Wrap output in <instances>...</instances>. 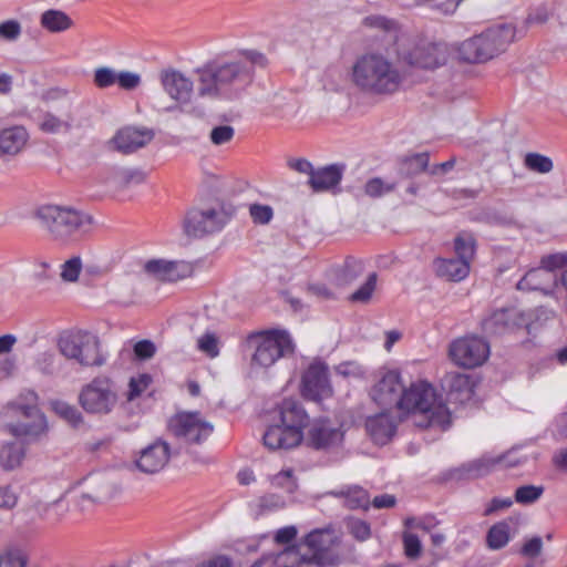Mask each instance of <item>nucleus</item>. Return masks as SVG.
<instances>
[{
    "mask_svg": "<svg viewBox=\"0 0 567 567\" xmlns=\"http://www.w3.org/2000/svg\"><path fill=\"white\" fill-rule=\"evenodd\" d=\"M117 72L112 68L102 66L94 71L93 82L99 89H106L116 83Z\"/></svg>",
    "mask_w": 567,
    "mask_h": 567,
    "instance_id": "603ef678",
    "label": "nucleus"
},
{
    "mask_svg": "<svg viewBox=\"0 0 567 567\" xmlns=\"http://www.w3.org/2000/svg\"><path fill=\"white\" fill-rule=\"evenodd\" d=\"M526 323L517 308H502L483 319L482 329L488 334H503Z\"/></svg>",
    "mask_w": 567,
    "mask_h": 567,
    "instance_id": "412c9836",
    "label": "nucleus"
},
{
    "mask_svg": "<svg viewBox=\"0 0 567 567\" xmlns=\"http://www.w3.org/2000/svg\"><path fill=\"white\" fill-rule=\"evenodd\" d=\"M363 264L354 257H347L343 265L336 271V280L346 286L353 282L363 272Z\"/></svg>",
    "mask_w": 567,
    "mask_h": 567,
    "instance_id": "4c0bfd02",
    "label": "nucleus"
},
{
    "mask_svg": "<svg viewBox=\"0 0 567 567\" xmlns=\"http://www.w3.org/2000/svg\"><path fill=\"white\" fill-rule=\"evenodd\" d=\"M520 522V516L513 515L492 525L486 534L487 547L492 550L504 548L517 534Z\"/></svg>",
    "mask_w": 567,
    "mask_h": 567,
    "instance_id": "393cba45",
    "label": "nucleus"
},
{
    "mask_svg": "<svg viewBox=\"0 0 567 567\" xmlns=\"http://www.w3.org/2000/svg\"><path fill=\"white\" fill-rule=\"evenodd\" d=\"M169 456L171 451L168 443L156 440L141 451L140 456L135 461V465L138 471L145 474H155L167 465Z\"/></svg>",
    "mask_w": 567,
    "mask_h": 567,
    "instance_id": "4be33fe9",
    "label": "nucleus"
},
{
    "mask_svg": "<svg viewBox=\"0 0 567 567\" xmlns=\"http://www.w3.org/2000/svg\"><path fill=\"white\" fill-rule=\"evenodd\" d=\"M307 444L316 450H329L341 444L343 432L327 419L315 420L307 434Z\"/></svg>",
    "mask_w": 567,
    "mask_h": 567,
    "instance_id": "a211bd4d",
    "label": "nucleus"
},
{
    "mask_svg": "<svg viewBox=\"0 0 567 567\" xmlns=\"http://www.w3.org/2000/svg\"><path fill=\"white\" fill-rule=\"evenodd\" d=\"M539 266L548 270L550 274H554V271L558 269H563L557 280L566 291L565 312L567 315V251L543 256L540 258Z\"/></svg>",
    "mask_w": 567,
    "mask_h": 567,
    "instance_id": "f704fd0d",
    "label": "nucleus"
},
{
    "mask_svg": "<svg viewBox=\"0 0 567 567\" xmlns=\"http://www.w3.org/2000/svg\"><path fill=\"white\" fill-rule=\"evenodd\" d=\"M515 38L511 24H499L460 42L456 48L457 60L468 64L485 63L504 52Z\"/></svg>",
    "mask_w": 567,
    "mask_h": 567,
    "instance_id": "20e7f679",
    "label": "nucleus"
},
{
    "mask_svg": "<svg viewBox=\"0 0 567 567\" xmlns=\"http://www.w3.org/2000/svg\"><path fill=\"white\" fill-rule=\"evenodd\" d=\"M154 137L151 130L126 126L109 141V146L122 154H131L147 145Z\"/></svg>",
    "mask_w": 567,
    "mask_h": 567,
    "instance_id": "aec40b11",
    "label": "nucleus"
},
{
    "mask_svg": "<svg viewBox=\"0 0 567 567\" xmlns=\"http://www.w3.org/2000/svg\"><path fill=\"white\" fill-rule=\"evenodd\" d=\"M343 167L337 164L315 169L308 183L313 192L329 190L341 182Z\"/></svg>",
    "mask_w": 567,
    "mask_h": 567,
    "instance_id": "cd10ccee",
    "label": "nucleus"
},
{
    "mask_svg": "<svg viewBox=\"0 0 567 567\" xmlns=\"http://www.w3.org/2000/svg\"><path fill=\"white\" fill-rule=\"evenodd\" d=\"M79 403L90 414L105 415L117 403L114 383L105 377H97L84 385L79 394Z\"/></svg>",
    "mask_w": 567,
    "mask_h": 567,
    "instance_id": "1a4fd4ad",
    "label": "nucleus"
},
{
    "mask_svg": "<svg viewBox=\"0 0 567 567\" xmlns=\"http://www.w3.org/2000/svg\"><path fill=\"white\" fill-rule=\"evenodd\" d=\"M38 126L48 134H66L74 127V120L69 113L58 116L48 111L39 116Z\"/></svg>",
    "mask_w": 567,
    "mask_h": 567,
    "instance_id": "2f4dec72",
    "label": "nucleus"
},
{
    "mask_svg": "<svg viewBox=\"0 0 567 567\" xmlns=\"http://www.w3.org/2000/svg\"><path fill=\"white\" fill-rule=\"evenodd\" d=\"M156 352L155 344L150 340H141L134 346V354L140 360H148Z\"/></svg>",
    "mask_w": 567,
    "mask_h": 567,
    "instance_id": "774afa93",
    "label": "nucleus"
},
{
    "mask_svg": "<svg viewBox=\"0 0 567 567\" xmlns=\"http://www.w3.org/2000/svg\"><path fill=\"white\" fill-rule=\"evenodd\" d=\"M18 503V493L9 485L0 486V508L11 509Z\"/></svg>",
    "mask_w": 567,
    "mask_h": 567,
    "instance_id": "69168bd1",
    "label": "nucleus"
},
{
    "mask_svg": "<svg viewBox=\"0 0 567 567\" xmlns=\"http://www.w3.org/2000/svg\"><path fill=\"white\" fill-rule=\"evenodd\" d=\"M266 62L264 54L250 51L239 60L199 69L198 94L209 97H237L251 84L254 68L265 66Z\"/></svg>",
    "mask_w": 567,
    "mask_h": 567,
    "instance_id": "f257e3e1",
    "label": "nucleus"
},
{
    "mask_svg": "<svg viewBox=\"0 0 567 567\" xmlns=\"http://www.w3.org/2000/svg\"><path fill=\"white\" fill-rule=\"evenodd\" d=\"M41 25L50 32H63L71 28L72 20L63 11L47 10L41 14Z\"/></svg>",
    "mask_w": 567,
    "mask_h": 567,
    "instance_id": "e433bc0d",
    "label": "nucleus"
},
{
    "mask_svg": "<svg viewBox=\"0 0 567 567\" xmlns=\"http://www.w3.org/2000/svg\"><path fill=\"white\" fill-rule=\"evenodd\" d=\"M403 385L398 370L381 369L370 390V396L381 408H399Z\"/></svg>",
    "mask_w": 567,
    "mask_h": 567,
    "instance_id": "ddd939ff",
    "label": "nucleus"
},
{
    "mask_svg": "<svg viewBox=\"0 0 567 567\" xmlns=\"http://www.w3.org/2000/svg\"><path fill=\"white\" fill-rule=\"evenodd\" d=\"M524 164L529 171L539 174H547L554 167L553 161L548 156L539 153H528L525 156Z\"/></svg>",
    "mask_w": 567,
    "mask_h": 567,
    "instance_id": "49530a36",
    "label": "nucleus"
},
{
    "mask_svg": "<svg viewBox=\"0 0 567 567\" xmlns=\"http://www.w3.org/2000/svg\"><path fill=\"white\" fill-rule=\"evenodd\" d=\"M159 80L163 90L177 104L183 105L190 102L194 83L184 73L175 69H166L161 72Z\"/></svg>",
    "mask_w": 567,
    "mask_h": 567,
    "instance_id": "6ab92c4d",
    "label": "nucleus"
},
{
    "mask_svg": "<svg viewBox=\"0 0 567 567\" xmlns=\"http://www.w3.org/2000/svg\"><path fill=\"white\" fill-rule=\"evenodd\" d=\"M41 226L59 241L65 243L86 233L92 225V217L69 206L44 205L35 214Z\"/></svg>",
    "mask_w": 567,
    "mask_h": 567,
    "instance_id": "39448f33",
    "label": "nucleus"
},
{
    "mask_svg": "<svg viewBox=\"0 0 567 567\" xmlns=\"http://www.w3.org/2000/svg\"><path fill=\"white\" fill-rule=\"evenodd\" d=\"M475 238L470 233H461L454 239V251L456 259H462L466 264L471 265L472 259L475 255Z\"/></svg>",
    "mask_w": 567,
    "mask_h": 567,
    "instance_id": "ea45409f",
    "label": "nucleus"
},
{
    "mask_svg": "<svg viewBox=\"0 0 567 567\" xmlns=\"http://www.w3.org/2000/svg\"><path fill=\"white\" fill-rule=\"evenodd\" d=\"M348 532L358 540L365 542L371 537V526L368 522L350 517L347 519Z\"/></svg>",
    "mask_w": 567,
    "mask_h": 567,
    "instance_id": "de8ad7c7",
    "label": "nucleus"
},
{
    "mask_svg": "<svg viewBox=\"0 0 567 567\" xmlns=\"http://www.w3.org/2000/svg\"><path fill=\"white\" fill-rule=\"evenodd\" d=\"M489 343L482 337L468 334L453 340L449 348L451 360L463 368L481 367L489 357Z\"/></svg>",
    "mask_w": 567,
    "mask_h": 567,
    "instance_id": "9d476101",
    "label": "nucleus"
},
{
    "mask_svg": "<svg viewBox=\"0 0 567 567\" xmlns=\"http://www.w3.org/2000/svg\"><path fill=\"white\" fill-rule=\"evenodd\" d=\"M298 529L293 525L285 526L276 530L274 535V542L277 545H288L296 539Z\"/></svg>",
    "mask_w": 567,
    "mask_h": 567,
    "instance_id": "052dcab7",
    "label": "nucleus"
},
{
    "mask_svg": "<svg viewBox=\"0 0 567 567\" xmlns=\"http://www.w3.org/2000/svg\"><path fill=\"white\" fill-rule=\"evenodd\" d=\"M557 285V276L539 266L525 274L517 282V289L524 291H539L545 296H553Z\"/></svg>",
    "mask_w": 567,
    "mask_h": 567,
    "instance_id": "b1692460",
    "label": "nucleus"
},
{
    "mask_svg": "<svg viewBox=\"0 0 567 567\" xmlns=\"http://www.w3.org/2000/svg\"><path fill=\"white\" fill-rule=\"evenodd\" d=\"M235 135V130L230 125H218L215 126L209 135L210 142L214 145H224L226 143H229Z\"/></svg>",
    "mask_w": 567,
    "mask_h": 567,
    "instance_id": "6e6d98bb",
    "label": "nucleus"
},
{
    "mask_svg": "<svg viewBox=\"0 0 567 567\" xmlns=\"http://www.w3.org/2000/svg\"><path fill=\"white\" fill-rule=\"evenodd\" d=\"M404 553L409 558H417L421 554V542L419 537L411 533L403 535Z\"/></svg>",
    "mask_w": 567,
    "mask_h": 567,
    "instance_id": "bf43d9fd",
    "label": "nucleus"
},
{
    "mask_svg": "<svg viewBox=\"0 0 567 567\" xmlns=\"http://www.w3.org/2000/svg\"><path fill=\"white\" fill-rule=\"evenodd\" d=\"M429 162V153H417L405 157L401 169L409 177L416 176L427 169Z\"/></svg>",
    "mask_w": 567,
    "mask_h": 567,
    "instance_id": "79ce46f5",
    "label": "nucleus"
},
{
    "mask_svg": "<svg viewBox=\"0 0 567 567\" xmlns=\"http://www.w3.org/2000/svg\"><path fill=\"white\" fill-rule=\"evenodd\" d=\"M302 394L306 399L319 401L332 394L328 367L322 362L309 365L302 377Z\"/></svg>",
    "mask_w": 567,
    "mask_h": 567,
    "instance_id": "dca6fc26",
    "label": "nucleus"
},
{
    "mask_svg": "<svg viewBox=\"0 0 567 567\" xmlns=\"http://www.w3.org/2000/svg\"><path fill=\"white\" fill-rule=\"evenodd\" d=\"M396 187L395 183L384 182L380 177L370 178L363 187L364 194L371 198H379L392 193Z\"/></svg>",
    "mask_w": 567,
    "mask_h": 567,
    "instance_id": "a18cd8bd",
    "label": "nucleus"
},
{
    "mask_svg": "<svg viewBox=\"0 0 567 567\" xmlns=\"http://www.w3.org/2000/svg\"><path fill=\"white\" fill-rule=\"evenodd\" d=\"M168 429L186 443L202 444L212 435L214 425L199 412H181L171 417Z\"/></svg>",
    "mask_w": 567,
    "mask_h": 567,
    "instance_id": "9b49d317",
    "label": "nucleus"
},
{
    "mask_svg": "<svg viewBox=\"0 0 567 567\" xmlns=\"http://www.w3.org/2000/svg\"><path fill=\"white\" fill-rule=\"evenodd\" d=\"M365 426L371 439L377 444L384 445L393 437L396 422L389 413L382 412L368 417Z\"/></svg>",
    "mask_w": 567,
    "mask_h": 567,
    "instance_id": "bb28decb",
    "label": "nucleus"
},
{
    "mask_svg": "<svg viewBox=\"0 0 567 567\" xmlns=\"http://www.w3.org/2000/svg\"><path fill=\"white\" fill-rule=\"evenodd\" d=\"M25 457V446L23 442H7L0 449V466L4 471H13L21 466Z\"/></svg>",
    "mask_w": 567,
    "mask_h": 567,
    "instance_id": "72a5a7b5",
    "label": "nucleus"
},
{
    "mask_svg": "<svg viewBox=\"0 0 567 567\" xmlns=\"http://www.w3.org/2000/svg\"><path fill=\"white\" fill-rule=\"evenodd\" d=\"M362 24L367 28L383 31L392 38H396L401 32L399 22L394 19L386 18L380 14H371L362 20Z\"/></svg>",
    "mask_w": 567,
    "mask_h": 567,
    "instance_id": "58836bf2",
    "label": "nucleus"
},
{
    "mask_svg": "<svg viewBox=\"0 0 567 567\" xmlns=\"http://www.w3.org/2000/svg\"><path fill=\"white\" fill-rule=\"evenodd\" d=\"M120 87L124 90H134L141 83V76L137 73L130 71L118 72L116 75Z\"/></svg>",
    "mask_w": 567,
    "mask_h": 567,
    "instance_id": "0e129e2a",
    "label": "nucleus"
},
{
    "mask_svg": "<svg viewBox=\"0 0 567 567\" xmlns=\"http://www.w3.org/2000/svg\"><path fill=\"white\" fill-rule=\"evenodd\" d=\"M58 349L64 358L83 368L101 367L105 363L99 338L87 331H64L58 339Z\"/></svg>",
    "mask_w": 567,
    "mask_h": 567,
    "instance_id": "0eeeda50",
    "label": "nucleus"
},
{
    "mask_svg": "<svg viewBox=\"0 0 567 567\" xmlns=\"http://www.w3.org/2000/svg\"><path fill=\"white\" fill-rule=\"evenodd\" d=\"M375 286L377 274L372 272L369 275L365 282L350 296V300L353 302H368L372 297Z\"/></svg>",
    "mask_w": 567,
    "mask_h": 567,
    "instance_id": "3c124183",
    "label": "nucleus"
},
{
    "mask_svg": "<svg viewBox=\"0 0 567 567\" xmlns=\"http://www.w3.org/2000/svg\"><path fill=\"white\" fill-rule=\"evenodd\" d=\"M144 178L143 172L138 169L125 168L117 173V181L122 186H127L131 183L140 184Z\"/></svg>",
    "mask_w": 567,
    "mask_h": 567,
    "instance_id": "338daca9",
    "label": "nucleus"
},
{
    "mask_svg": "<svg viewBox=\"0 0 567 567\" xmlns=\"http://www.w3.org/2000/svg\"><path fill=\"white\" fill-rule=\"evenodd\" d=\"M270 484L285 495H292L297 489V480L292 470H284L271 476Z\"/></svg>",
    "mask_w": 567,
    "mask_h": 567,
    "instance_id": "37998d69",
    "label": "nucleus"
},
{
    "mask_svg": "<svg viewBox=\"0 0 567 567\" xmlns=\"http://www.w3.org/2000/svg\"><path fill=\"white\" fill-rule=\"evenodd\" d=\"M250 216L255 223L268 224L272 218V208L268 205L254 204L249 208Z\"/></svg>",
    "mask_w": 567,
    "mask_h": 567,
    "instance_id": "13d9d810",
    "label": "nucleus"
},
{
    "mask_svg": "<svg viewBox=\"0 0 567 567\" xmlns=\"http://www.w3.org/2000/svg\"><path fill=\"white\" fill-rule=\"evenodd\" d=\"M289 496L290 495H285L282 493H268L260 497L259 506L269 511L284 508L287 505Z\"/></svg>",
    "mask_w": 567,
    "mask_h": 567,
    "instance_id": "5fc2aeb1",
    "label": "nucleus"
},
{
    "mask_svg": "<svg viewBox=\"0 0 567 567\" xmlns=\"http://www.w3.org/2000/svg\"><path fill=\"white\" fill-rule=\"evenodd\" d=\"M502 461L501 457L482 456L477 460L463 464L458 472L465 478H478L487 475Z\"/></svg>",
    "mask_w": 567,
    "mask_h": 567,
    "instance_id": "c9c22d12",
    "label": "nucleus"
},
{
    "mask_svg": "<svg viewBox=\"0 0 567 567\" xmlns=\"http://www.w3.org/2000/svg\"><path fill=\"white\" fill-rule=\"evenodd\" d=\"M19 417L17 422L7 424V430L17 439L28 442L35 441L48 431L47 419L38 406H19L17 412H8Z\"/></svg>",
    "mask_w": 567,
    "mask_h": 567,
    "instance_id": "f8f14e48",
    "label": "nucleus"
},
{
    "mask_svg": "<svg viewBox=\"0 0 567 567\" xmlns=\"http://www.w3.org/2000/svg\"><path fill=\"white\" fill-rule=\"evenodd\" d=\"M29 556L19 547H11L0 554V567H27Z\"/></svg>",
    "mask_w": 567,
    "mask_h": 567,
    "instance_id": "c03bdc74",
    "label": "nucleus"
},
{
    "mask_svg": "<svg viewBox=\"0 0 567 567\" xmlns=\"http://www.w3.org/2000/svg\"><path fill=\"white\" fill-rule=\"evenodd\" d=\"M51 409L56 415L74 427L83 423L82 413L74 405L69 404L68 402L61 400L52 401Z\"/></svg>",
    "mask_w": 567,
    "mask_h": 567,
    "instance_id": "a19ab883",
    "label": "nucleus"
},
{
    "mask_svg": "<svg viewBox=\"0 0 567 567\" xmlns=\"http://www.w3.org/2000/svg\"><path fill=\"white\" fill-rule=\"evenodd\" d=\"M351 81L362 92L392 95L400 91L405 73L389 56L380 52L359 55L351 68Z\"/></svg>",
    "mask_w": 567,
    "mask_h": 567,
    "instance_id": "f03ea898",
    "label": "nucleus"
},
{
    "mask_svg": "<svg viewBox=\"0 0 567 567\" xmlns=\"http://www.w3.org/2000/svg\"><path fill=\"white\" fill-rule=\"evenodd\" d=\"M339 544L340 537L332 527L316 528L296 545L299 546V553H291V555H299V560L306 565L336 566L339 563V556L333 548Z\"/></svg>",
    "mask_w": 567,
    "mask_h": 567,
    "instance_id": "423d86ee",
    "label": "nucleus"
},
{
    "mask_svg": "<svg viewBox=\"0 0 567 567\" xmlns=\"http://www.w3.org/2000/svg\"><path fill=\"white\" fill-rule=\"evenodd\" d=\"M466 261L456 258H436L434 260L435 272L439 277L450 281H461L470 274Z\"/></svg>",
    "mask_w": 567,
    "mask_h": 567,
    "instance_id": "c756f323",
    "label": "nucleus"
},
{
    "mask_svg": "<svg viewBox=\"0 0 567 567\" xmlns=\"http://www.w3.org/2000/svg\"><path fill=\"white\" fill-rule=\"evenodd\" d=\"M447 399L452 403L464 404L474 395L475 382L465 373L452 372L445 377Z\"/></svg>",
    "mask_w": 567,
    "mask_h": 567,
    "instance_id": "a878e982",
    "label": "nucleus"
},
{
    "mask_svg": "<svg viewBox=\"0 0 567 567\" xmlns=\"http://www.w3.org/2000/svg\"><path fill=\"white\" fill-rule=\"evenodd\" d=\"M544 493L543 486L523 485L515 491V501L519 504H533Z\"/></svg>",
    "mask_w": 567,
    "mask_h": 567,
    "instance_id": "8fccbe9b",
    "label": "nucleus"
},
{
    "mask_svg": "<svg viewBox=\"0 0 567 567\" xmlns=\"http://www.w3.org/2000/svg\"><path fill=\"white\" fill-rule=\"evenodd\" d=\"M227 223L223 208H193L187 212L184 219V230L192 237H202L220 230Z\"/></svg>",
    "mask_w": 567,
    "mask_h": 567,
    "instance_id": "4468645a",
    "label": "nucleus"
},
{
    "mask_svg": "<svg viewBox=\"0 0 567 567\" xmlns=\"http://www.w3.org/2000/svg\"><path fill=\"white\" fill-rule=\"evenodd\" d=\"M513 505L511 497H494L485 506L484 516H491L497 512L505 511Z\"/></svg>",
    "mask_w": 567,
    "mask_h": 567,
    "instance_id": "e2e57ef3",
    "label": "nucleus"
},
{
    "mask_svg": "<svg viewBox=\"0 0 567 567\" xmlns=\"http://www.w3.org/2000/svg\"><path fill=\"white\" fill-rule=\"evenodd\" d=\"M82 270V260L79 256H74L61 265L60 277L64 282H75Z\"/></svg>",
    "mask_w": 567,
    "mask_h": 567,
    "instance_id": "09e8293b",
    "label": "nucleus"
},
{
    "mask_svg": "<svg viewBox=\"0 0 567 567\" xmlns=\"http://www.w3.org/2000/svg\"><path fill=\"white\" fill-rule=\"evenodd\" d=\"M331 495L344 501V505L350 509H364L370 506V495L368 491L359 485H349L332 491Z\"/></svg>",
    "mask_w": 567,
    "mask_h": 567,
    "instance_id": "473e14b6",
    "label": "nucleus"
},
{
    "mask_svg": "<svg viewBox=\"0 0 567 567\" xmlns=\"http://www.w3.org/2000/svg\"><path fill=\"white\" fill-rule=\"evenodd\" d=\"M144 270L156 280L175 282L190 277L194 267L184 260L152 259L144 265Z\"/></svg>",
    "mask_w": 567,
    "mask_h": 567,
    "instance_id": "f3484780",
    "label": "nucleus"
},
{
    "mask_svg": "<svg viewBox=\"0 0 567 567\" xmlns=\"http://www.w3.org/2000/svg\"><path fill=\"white\" fill-rule=\"evenodd\" d=\"M195 567H235L234 559L224 554H214Z\"/></svg>",
    "mask_w": 567,
    "mask_h": 567,
    "instance_id": "680f3d73",
    "label": "nucleus"
},
{
    "mask_svg": "<svg viewBox=\"0 0 567 567\" xmlns=\"http://www.w3.org/2000/svg\"><path fill=\"white\" fill-rule=\"evenodd\" d=\"M291 553H299V546H289L284 548L277 554H270L256 560L251 567H261L267 561H271L272 565H278L280 560L291 555Z\"/></svg>",
    "mask_w": 567,
    "mask_h": 567,
    "instance_id": "4d7b16f0",
    "label": "nucleus"
},
{
    "mask_svg": "<svg viewBox=\"0 0 567 567\" xmlns=\"http://www.w3.org/2000/svg\"><path fill=\"white\" fill-rule=\"evenodd\" d=\"M279 412L281 423L288 427L293 426L297 431L302 432V429L308 423V414L297 400H284L280 404Z\"/></svg>",
    "mask_w": 567,
    "mask_h": 567,
    "instance_id": "7c9ffc66",
    "label": "nucleus"
},
{
    "mask_svg": "<svg viewBox=\"0 0 567 567\" xmlns=\"http://www.w3.org/2000/svg\"><path fill=\"white\" fill-rule=\"evenodd\" d=\"M29 135L22 126H11L0 132V156L17 155L25 146Z\"/></svg>",
    "mask_w": 567,
    "mask_h": 567,
    "instance_id": "c85d7f7f",
    "label": "nucleus"
},
{
    "mask_svg": "<svg viewBox=\"0 0 567 567\" xmlns=\"http://www.w3.org/2000/svg\"><path fill=\"white\" fill-rule=\"evenodd\" d=\"M197 348L210 358H216L219 354L218 339L213 332H205L197 340Z\"/></svg>",
    "mask_w": 567,
    "mask_h": 567,
    "instance_id": "864d4df0",
    "label": "nucleus"
},
{
    "mask_svg": "<svg viewBox=\"0 0 567 567\" xmlns=\"http://www.w3.org/2000/svg\"><path fill=\"white\" fill-rule=\"evenodd\" d=\"M398 409L422 417V420L415 421L419 426L446 429L451 424L449 409L439 401L434 388L427 382L412 383L409 388L403 385Z\"/></svg>",
    "mask_w": 567,
    "mask_h": 567,
    "instance_id": "7ed1b4c3",
    "label": "nucleus"
},
{
    "mask_svg": "<svg viewBox=\"0 0 567 567\" xmlns=\"http://www.w3.org/2000/svg\"><path fill=\"white\" fill-rule=\"evenodd\" d=\"M302 437V432L281 423L269 426L262 436V441L264 445L271 451L288 450L299 445Z\"/></svg>",
    "mask_w": 567,
    "mask_h": 567,
    "instance_id": "5701e85b",
    "label": "nucleus"
},
{
    "mask_svg": "<svg viewBox=\"0 0 567 567\" xmlns=\"http://www.w3.org/2000/svg\"><path fill=\"white\" fill-rule=\"evenodd\" d=\"M247 347L252 350L251 364L269 368L280 358L292 354L295 344L286 331H261L248 336Z\"/></svg>",
    "mask_w": 567,
    "mask_h": 567,
    "instance_id": "6e6552de",
    "label": "nucleus"
},
{
    "mask_svg": "<svg viewBox=\"0 0 567 567\" xmlns=\"http://www.w3.org/2000/svg\"><path fill=\"white\" fill-rule=\"evenodd\" d=\"M449 56L445 43L423 42L415 45L404 59L412 66L433 70L444 65Z\"/></svg>",
    "mask_w": 567,
    "mask_h": 567,
    "instance_id": "2eb2a0df",
    "label": "nucleus"
}]
</instances>
